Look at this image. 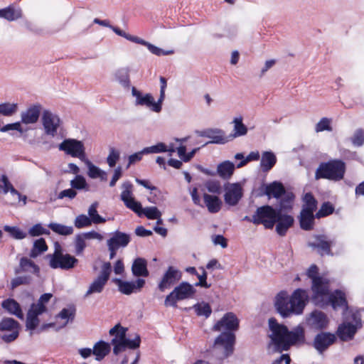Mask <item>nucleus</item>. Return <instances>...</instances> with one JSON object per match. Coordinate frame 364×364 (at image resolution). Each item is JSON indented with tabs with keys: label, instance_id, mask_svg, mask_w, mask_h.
Here are the masks:
<instances>
[{
	"label": "nucleus",
	"instance_id": "1",
	"mask_svg": "<svg viewBox=\"0 0 364 364\" xmlns=\"http://www.w3.org/2000/svg\"><path fill=\"white\" fill-rule=\"evenodd\" d=\"M269 328L271 333L269 334L270 341L268 348L272 346L274 352L287 351L291 346L305 341L304 330L301 327L289 331L285 325L279 323L276 318H270Z\"/></svg>",
	"mask_w": 364,
	"mask_h": 364
},
{
	"label": "nucleus",
	"instance_id": "2",
	"mask_svg": "<svg viewBox=\"0 0 364 364\" xmlns=\"http://www.w3.org/2000/svg\"><path fill=\"white\" fill-rule=\"evenodd\" d=\"M239 328V320L235 314L226 313L213 326V330L226 332L221 333L215 340L214 347L223 348V358H226L233 353L236 336L234 331Z\"/></svg>",
	"mask_w": 364,
	"mask_h": 364
},
{
	"label": "nucleus",
	"instance_id": "3",
	"mask_svg": "<svg viewBox=\"0 0 364 364\" xmlns=\"http://www.w3.org/2000/svg\"><path fill=\"white\" fill-rule=\"evenodd\" d=\"M308 299L306 291L302 289L294 290L291 296L286 291H281L275 297L274 306L282 317L287 318L301 314Z\"/></svg>",
	"mask_w": 364,
	"mask_h": 364
},
{
	"label": "nucleus",
	"instance_id": "4",
	"mask_svg": "<svg viewBox=\"0 0 364 364\" xmlns=\"http://www.w3.org/2000/svg\"><path fill=\"white\" fill-rule=\"evenodd\" d=\"M127 328L123 327L119 323L112 328L109 333L114 337L111 341L113 345V353L116 355L127 348L136 349L140 346L141 338L139 335H136L134 339L131 340L127 338Z\"/></svg>",
	"mask_w": 364,
	"mask_h": 364
},
{
	"label": "nucleus",
	"instance_id": "5",
	"mask_svg": "<svg viewBox=\"0 0 364 364\" xmlns=\"http://www.w3.org/2000/svg\"><path fill=\"white\" fill-rule=\"evenodd\" d=\"M346 164L341 159H333L322 162L315 172V179L321 178L331 181H340L346 173Z\"/></svg>",
	"mask_w": 364,
	"mask_h": 364
},
{
	"label": "nucleus",
	"instance_id": "6",
	"mask_svg": "<svg viewBox=\"0 0 364 364\" xmlns=\"http://www.w3.org/2000/svg\"><path fill=\"white\" fill-rule=\"evenodd\" d=\"M53 297L51 293L42 294L36 303H33L26 315V327L27 329L35 330L39 325L38 316L48 311L47 304Z\"/></svg>",
	"mask_w": 364,
	"mask_h": 364
},
{
	"label": "nucleus",
	"instance_id": "7",
	"mask_svg": "<svg viewBox=\"0 0 364 364\" xmlns=\"http://www.w3.org/2000/svg\"><path fill=\"white\" fill-rule=\"evenodd\" d=\"M47 257L49 258V266L52 269L69 270L75 267L79 262L75 257L64 254L58 243H56L53 253L48 255Z\"/></svg>",
	"mask_w": 364,
	"mask_h": 364
},
{
	"label": "nucleus",
	"instance_id": "8",
	"mask_svg": "<svg viewBox=\"0 0 364 364\" xmlns=\"http://www.w3.org/2000/svg\"><path fill=\"white\" fill-rule=\"evenodd\" d=\"M196 293L194 287L187 282H183L176 286L165 299L164 305L166 307H177V301L192 298Z\"/></svg>",
	"mask_w": 364,
	"mask_h": 364
},
{
	"label": "nucleus",
	"instance_id": "9",
	"mask_svg": "<svg viewBox=\"0 0 364 364\" xmlns=\"http://www.w3.org/2000/svg\"><path fill=\"white\" fill-rule=\"evenodd\" d=\"M277 213V210L271 205L259 207L253 215L254 224L262 225L266 229H272L276 224Z\"/></svg>",
	"mask_w": 364,
	"mask_h": 364
},
{
	"label": "nucleus",
	"instance_id": "10",
	"mask_svg": "<svg viewBox=\"0 0 364 364\" xmlns=\"http://www.w3.org/2000/svg\"><path fill=\"white\" fill-rule=\"evenodd\" d=\"M60 151L81 161L86 160L85 148L82 141L75 139H65L58 146Z\"/></svg>",
	"mask_w": 364,
	"mask_h": 364
},
{
	"label": "nucleus",
	"instance_id": "11",
	"mask_svg": "<svg viewBox=\"0 0 364 364\" xmlns=\"http://www.w3.org/2000/svg\"><path fill=\"white\" fill-rule=\"evenodd\" d=\"M313 292L311 300L318 306L323 307L325 299L330 293V282L326 278L316 279L311 284Z\"/></svg>",
	"mask_w": 364,
	"mask_h": 364
},
{
	"label": "nucleus",
	"instance_id": "12",
	"mask_svg": "<svg viewBox=\"0 0 364 364\" xmlns=\"http://www.w3.org/2000/svg\"><path fill=\"white\" fill-rule=\"evenodd\" d=\"M182 278V272L174 266H168L164 272L157 285L158 289L164 292L171 289L173 285L178 283Z\"/></svg>",
	"mask_w": 364,
	"mask_h": 364
},
{
	"label": "nucleus",
	"instance_id": "13",
	"mask_svg": "<svg viewBox=\"0 0 364 364\" xmlns=\"http://www.w3.org/2000/svg\"><path fill=\"white\" fill-rule=\"evenodd\" d=\"M111 272L112 266L110 262H105L102 266V270L100 274L92 282L85 296H87L94 293H101L109 279Z\"/></svg>",
	"mask_w": 364,
	"mask_h": 364
},
{
	"label": "nucleus",
	"instance_id": "14",
	"mask_svg": "<svg viewBox=\"0 0 364 364\" xmlns=\"http://www.w3.org/2000/svg\"><path fill=\"white\" fill-rule=\"evenodd\" d=\"M20 324L12 318L5 317L0 321V331H9V334H4L1 338L6 343H11L19 336Z\"/></svg>",
	"mask_w": 364,
	"mask_h": 364
},
{
	"label": "nucleus",
	"instance_id": "15",
	"mask_svg": "<svg viewBox=\"0 0 364 364\" xmlns=\"http://www.w3.org/2000/svg\"><path fill=\"white\" fill-rule=\"evenodd\" d=\"M314 241L309 242L308 245L316 250L321 256H333V253L331 247L334 245V241L330 240L326 235H315L313 237Z\"/></svg>",
	"mask_w": 364,
	"mask_h": 364
},
{
	"label": "nucleus",
	"instance_id": "16",
	"mask_svg": "<svg viewBox=\"0 0 364 364\" xmlns=\"http://www.w3.org/2000/svg\"><path fill=\"white\" fill-rule=\"evenodd\" d=\"M122 191L121 193V200L124 202L127 208L132 210L134 213L141 215L142 210L141 205L139 202L136 201L132 197L133 185L130 181H125L122 183Z\"/></svg>",
	"mask_w": 364,
	"mask_h": 364
},
{
	"label": "nucleus",
	"instance_id": "17",
	"mask_svg": "<svg viewBox=\"0 0 364 364\" xmlns=\"http://www.w3.org/2000/svg\"><path fill=\"white\" fill-rule=\"evenodd\" d=\"M132 95L136 98V105L146 106L155 112H161V104L163 102H160L159 99L156 102L153 96L150 93H147L143 95L142 93L136 90L135 87L132 88Z\"/></svg>",
	"mask_w": 364,
	"mask_h": 364
},
{
	"label": "nucleus",
	"instance_id": "18",
	"mask_svg": "<svg viewBox=\"0 0 364 364\" xmlns=\"http://www.w3.org/2000/svg\"><path fill=\"white\" fill-rule=\"evenodd\" d=\"M328 305H331L335 310L338 308H348V301L346 294L339 289H336L333 292L329 293L325 299L323 307Z\"/></svg>",
	"mask_w": 364,
	"mask_h": 364
},
{
	"label": "nucleus",
	"instance_id": "19",
	"mask_svg": "<svg viewBox=\"0 0 364 364\" xmlns=\"http://www.w3.org/2000/svg\"><path fill=\"white\" fill-rule=\"evenodd\" d=\"M60 119L50 111L45 110L43 113L42 122L47 134L54 136L57 134L60 125Z\"/></svg>",
	"mask_w": 364,
	"mask_h": 364
},
{
	"label": "nucleus",
	"instance_id": "20",
	"mask_svg": "<svg viewBox=\"0 0 364 364\" xmlns=\"http://www.w3.org/2000/svg\"><path fill=\"white\" fill-rule=\"evenodd\" d=\"M114 282L117 284L119 291L126 295H129L136 290L139 291L145 285V280L141 278L137 279L135 282H125L120 279H114Z\"/></svg>",
	"mask_w": 364,
	"mask_h": 364
},
{
	"label": "nucleus",
	"instance_id": "21",
	"mask_svg": "<svg viewBox=\"0 0 364 364\" xmlns=\"http://www.w3.org/2000/svg\"><path fill=\"white\" fill-rule=\"evenodd\" d=\"M336 339L334 334L322 332L315 336L314 346L318 352L323 353L336 341Z\"/></svg>",
	"mask_w": 364,
	"mask_h": 364
},
{
	"label": "nucleus",
	"instance_id": "22",
	"mask_svg": "<svg viewBox=\"0 0 364 364\" xmlns=\"http://www.w3.org/2000/svg\"><path fill=\"white\" fill-rule=\"evenodd\" d=\"M276 231L280 236H284L294 223V218L290 215L283 214L280 211H277L276 218Z\"/></svg>",
	"mask_w": 364,
	"mask_h": 364
},
{
	"label": "nucleus",
	"instance_id": "23",
	"mask_svg": "<svg viewBox=\"0 0 364 364\" xmlns=\"http://www.w3.org/2000/svg\"><path fill=\"white\" fill-rule=\"evenodd\" d=\"M14 272L16 274L22 272H28L38 276L40 274V267L31 259L23 257L20 259L19 265L15 268Z\"/></svg>",
	"mask_w": 364,
	"mask_h": 364
},
{
	"label": "nucleus",
	"instance_id": "24",
	"mask_svg": "<svg viewBox=\"0 0 364 364\" xmlns=\"http://www.w3.org/2000/svg\"><path fill=\"white\" fill-rule=\"evenodd\" d=\"M242 188L239 183H233L225 193L224 199L227 204L235 205L242 197Z\"/></svg>",
	"mask_w": 364,
	"mask_h": 364
},
{
	"label": "nucleus",
	"instance_id": "25",
	"mask_svg": "<svg viewBox=\"0 0 364 364\" xmlns=\"http://www.w3.org/2000/svg\"><path fill=\"white\" fill-rule=\"evenodd\" d=\"M309 323L314 328L323 330L328 326L329 321L325 313L315 310L311 314Z\"/></svg>",
	"mask_w": 364,
	"mask_h": 364
},
{
	"label": "nucleus",
	"instance_id": "26",
	"mask_svg": "<svg viewBox=\"0 0 364 364\" xmlns=\"http://www.w3.org/2000/svg\"><path fill=\"white\" fill-rule=\"evenodd\" d=\"M131 240L130 235L117 230L112 236L107 240V246L119 249L127 246Z\"/></svg>",
	"mask_w": 364,
	"mask_h": 364
},
{
	"label": "nucleus",
	"instance_id": "27",
	"mask_svg": "<svg viewBox=\"0 0 364 364\" xmlns=\"http://www.w3.org/2000/svg\"><path fill=\"white\" fill-rule=\"evenodd\" d=\"M285 192L286 189L282 183L274 181L265 186L264 193L269 198H274L278 199L282 198L285 194Z\"/></svg>",
	"mask_w": 364,
	"mask_h": 364
},
{
	"label": "nucleus",
	"instance_id": "28",
	"mask_svg": "<svg viewBox=\"0 0 364 364\" xmlns=\"http://www.w3.org/2000/svg\"><path fill=\"white\" fill-rule=\"evenodd\" d=\"M41 109L40 105H33L21 113V122L26 124L36 123L38 120Z\"/></svg>",
	"mask_w": 364,
	"mask_h": 364
},
{
	"label": "nucleus",
	"instance_id": "29",
	"mask_svg": "<svg viewBox=\"0 0 364 364\" xmlns=\"http://www.w3.org/2000/svg\"><path fill=\"white\" fill-rule=\"evenodd\" d=\"M358 328L350 322L341 324L337 330V335L341 341H347L351 340L355 334Z\"/></svg>",
	"mask_w": 364,
	"mask_h": 364
},
{
	"label": "nucleus",
	"instance_id": "30",
	"mask_svg": "<svg viewBox=\"0 0 364 364\" xmlns=\"http://www.w3.org/2000/svg\"><path fill=\"white\" fill-rule=\"evenodd\" d=\"M316 216L313 212L301 210L299 216L300 228L304 230H311L314 227Z\"/></svg>",
	"mask_w": 364,
	"mask_h": 364
},
{
	"label": "nucleus",
	"instance_id": "31",
	"mask_svg": "<svg viewBox=\"0 0 364 364\" xmlns=\"http://www.w3.org/2000/svg\"><path fill=\"white\" fill-rule=\"evenodd\" d=\"M132 272L135 277H147L149 272L147 269L146 260L141 257L135 259L132 266Z\"/></svg>",
	"mask_w": 364,
	"mask_h": 364
},
{
	"label": "nucleus",
	"instance_id": "32",
	"mask_svg": "<svg viewBox=\"0 0 364 364\" xmlns=\"http://www.w3.org/2000/svg\"><path fill=\"white\" fill-rule=\"evenodd\" d=\"M2 307L9 314L15 315L20 319L23 318V314L20 304L14 299H7L3 301Z\"/></svg>",
	"mask_w": 364,
	"mask_h": 364
},
{
	"label": "nucleus",
	"instance_id": "33",
	"mask_svg": "<svg viewBox=\"0 0 364 364\" xmlns=\"http://www.w3.org/2000/svg\"><path fill=\"white\" fill-rule=\"evenodd\" d=\"M111 350L110 345L103 341L97 342L92 349V354L95 356V359L98 361L103 360Z\"/></svg>",
	"mask_w": 364,
	"mask_h": 364
},
{
	"label": "nucleus",
	"instance_id": "34",
	"mask_svg": "<svg viewBox=\"0 0 364 364\" xmlns=\"http://www.w3.org/2000/svg\"><path fill=\"white\" fill-rule=\"evenodd\" d=\"M203 200L210 213H216L220 210L222 201L218 196L204 193Z\"/></svg>",
	"mask_w": 364,
	"mask_h": 364
},
{
	"label": "nucleus",
	"instance_id": "35",
	"mask_svg": "<svg viewBox=\"0 0 364 364\" xmlns=\"http://www.w3.org/2000/svg\"><path fill=\"white\" fill-rule=\"evenodd\" d=\"M235 165L230 161H225L218 165L217 172L220 177L224 180H228L233 175Z\"/></svg>",
	"mask_w": 364,
	"mask_h": 364
},
{
	"label": "nucleus",
	"instance_id": "36",
	"mask_svg": "<svg viewBox=\"0 0 364 364\" xmlns=\"http://www.w3.org/2000/svg\"><path fill=\"white\" fill-rule=\"evenodd\" d=\"M277 163V157L272 151H264L262 154L260 166L263 172L269 171Z\"/></svg>",
	"mask_w": 364,
	"mask_h": 364
},
{
	"label": "nucleus",
	"instance_id": "37",
	"mask_svg": "<svg viewBox=\"0 0 364 364\" xmlns=\"http://www.w3.org/2000/svg\"><path fill=\"white\" fill-rule=\"evenodd\" d=\"M203 135L210 139V141L206 142V144L209 143L223 144L228 141L223 131L220 129H210Z\"/></svg>",
	"mask_w": 364,
	"mask_h": 364
},
{
	"label": "nucleus",
	"instance_id": "38",
	"mask_svg": "<svg viewBox=\"0 0 364 364\" xmlns=\"http://www.w3.org/2000/svg\"><path fill=\"white\" fill-rule=\"evenodd\" d=\"M48 247L46 242L45 239L42 237L39 238L34 241L33 245L29 253V256L31 258H36L38 255L46 252L48 250Z\"/></svg>",
	"mask_w": 364,
	"mask_h": 364
},
{
	"label": "nucleus",
	"instance_id": "39",
	"mask_svg": "<svg viewBox=\"0 0 364 364\" xmlns=\"http://www.w3.org/2000/svg\"><path fill=\"white\" fill-rule=\"evenodd\" d=\"M303 202L304 204L301 210L313 213L316 210L318 201L311 192L306 193L304 195Z\"/></svg>",
	"mask_w": 364,
	"mask_h": 364
},
{
	"label": "nucleus",
	"instance_id": "40",
	"mask_svg": "<svg viewBox=\"0 0 364 364\" xmlns=\"http://www.w3.org/2000/svg\"><path fill=\"white\" fill-rule=\"evenodd\" d=\"M21 17V10H16L12 6L0 9V18H4L9 21L17 20Z\"/></svg>",
	"mask_w": 364,
	"mask_h": 364
},
{
	"label": "nucleus",
	"instance_id": "41",
	"mask_svg": "<svg viewBox=\"0 0 364 364\" xmlns=\"http://www.w3.org/2000/svg\"><path fill=\"white\" fill-rule=\"evenodd\" d=\"M282 196L283 197L281 198L279 202V208L276 209L277 211H280V213L291 210L293 207V202L295 198L294 193L291 192H285V194Z\"/></svg>",
	"mask_w": 364,
	"mask_h": 364
},
{
	"label": "nucleus",
	"instance_id": "42",
	"mask_svg": "<svg viewBox=\"0 0 364 364\" xmlns=\"http://www.w3.org/2000/svg\"><path fill=\"white\" fill-rule=\"evenodd\" d=\"M88 164V176L91 178H100L102 181L107 180V173L97 166L93 165L87 158L85 161Z\"/></svg>",
	"mask_w": 364,
	"mask_h": 364
},
{
	"label": "nucleus",
	"instance_id": "43",
	"mask_svg": "<svg viewBox=\"0 0 364 364\" xmlns=\"http://www.w3.org/2000/svg\"><path fill=\"white\" fill-rule=\"evenodd\" d=\"M2 192L4 193H7L8 192H10L11 194L15 198L14 203H19L21 201L23 202V204L25 205L26 203V196L21 195L16 189L14 188L13 185L9 181V183L4 186V188L3 189Z\"/></svg>",
	"mask_w": 364,
	"mask_h": 364
},
{
	"label": "nucleus",
	"instance_id": "44",
	"mask_svg": "<svg viewBox=\"0 0 364 364\" xmlns=\"http://www.w3.org/2000/svg\"><path fill=\"white\" fill-rule=\"evenodd\" d=\"M2 192L4 193H7L8 192H10L11 194L15 198L14 203H19L21 201L23 202V204L25 205L26 203V196L21 195L16 189L14 188L13 185L9 181V183L4 186V188L3 189Z\"/></svg>",
	"mask_w": 364,
	"mask_h": 364
},
{
	"label": "nucleus",
	"instance_id": "45",
	"mask_svg": "<svg viewBox=\"0 0 364 364\" xmlns=\"http://www.w3.org/2000/svg\"><path fill=\"white\" fill-rule=\"evenodd\" d=\"M117 80L125 88H129L130 79L129 70L127 68H122L118 70L115 73Z\"/></svg>",
	"mask_w": 364,
	"mask_h": 364
},
{
	"label": "nucleus",
	"instance_id": "46",
	"mask_svg": "<svg viewBox=\"0 0 364 364\" xmlns=\"http://www.w3.org/2000/svg\"><path fill=\"white\" fill-rule=\"evenodd\" d=\"M48 226L53 232L60 235H70L73 232V228L71 226H66L62 224L54 223H50Z\"/></svg>",
	"mask_w": 364,
	"mask_h": 364
},
{
	"label": "nucleus",
	"instance_id": "47",
	"mask_svg": "<svg viewBox=\"0 0 364 364\" xmlns=\"http://www.w3.org/2000/svg\"><path fill=\"white\" fill-rule=\"evenodd\" d=\"M98 206V203H93L89 208L88 215L90 219L92 220V223L95 224H100L104 223L106 220L102 216H100L97 210Z\"/></svg>",
	"mask_w": 364,
	"mask_h": 364
},
{
	"label": "nucleus",
	"instance_id": "48",
	"mask_svg": "<svg viewBox=\"0 0 364 364\" xmlns=\"http://www.w3.org/2000/svg\"><path fill=\"white\" fill-rule=\"evenodd\" d=\"M335 210L333 204L328 201L324 202L320 209L316 213L315 216L319 219L331 215Z\"/></svg>",
	"mask_w": 364,
	"mask_h": 364
},
{
	"label": "nucleus",
	"instance_id": "49",
	"mask_svg": "<svg viewBox=\"0 0 364 364\" xmlns=\"http://www.w3.org/2000/svg\"><path fill=\"white\" fill-rule=\"evenodd\" d=\"M234 125V134L233 136H244L247 132V127L242 123V117H237L235 118L233 120Z\"/></svg>",
	"mask_w": 364,
	"mask_h": 364
},
{
	"label": "nucleus",
	"instance_id": "50",
	"mask_svg": "<svg viewBox=\"0 0 364 364\" xmlns=\"http://www.w3.org/2000/svg\"><path fill=\"white\" fill-rule=\"evenodd\" d=\"M193 308L198 316H203L205 318H208L212 313V309L208 303L196 304L193 306Z\"/></svg>",
	"mask_w": 364,
	"mask_h": 364
},
{
	"label": "nucleus",
	"instance_id": "51",
	"mask_svg": "<svg viewBox=\"0 0 364 364\" xmlns=\"http://www.w3.org/2000/svg\"><path fill=\"white\" fill-rule=\"evenodd\" d=\"M18 105L16 103H2L0 104V114L4 116H11L16 112Z\"/></svg>",
	"mask_w": 364,
	"mask_h": 364
},
{
	"label": "nucleus",
	"instance_id": "52",
	"mask_svg": "<svg viewBox=\"0 0 364 364\" xmlns=\"http://www.w3.org/2000/svg\"><path fill=\"white\" fill-rule=\"evenodd\" d=\"M4 231L9 233V235L16 240H22L26 237V233L22 231L18 227H11L9 225H5L4 227Z\"/></svg>",
	"mask_w": 364,
	"mask_h": 364
},
{
	"label": "nucleus",
	"instance_id": "53",
	"mask_svg": "<svg viewBox=\"0 0 364 364\" xmlns=\"http://www.w3.org/2000/svg\"><path fill=\"white\" fill-rule=\"evenodd\" d=\"M86 238L82 235H77L75 239V253L76 255H82L87 245L85 242Z\"/></svg>",
	"mask_w": 364,
	"mask_h": 364
},
{
	"label": "nucleus",
	"instance_id": "54",
	"mask_svg": "<svg viewBox=\"0 0 364 364\" xmlns=\"http://www.w3.org/2000/svg\"><path fill=\"white\" fill-rule=\"evenodd\" d=\"M143 213L149 220L159 219L161 216V212L155 207H148L144 209L142 208L141 214Z\"/></svg>",
	"mask_w": 364,
	"mask_h": 364
},
{
	"label": "nucleus",
	"instance_id": "55",
	"mask_svg": "<svg viewBox=\"0 0 364 364\" xmlns=\"http://www.w3.org/2000/svg\"><path fill=\"white\" fill-rule=\"evenodd\" d=\"M31 277L29 275L16 277L11 280V288L14 289L20 285H28L31 283Z\"/></svg>",
	"mask_w": 364,
	"mask_h": 364
},
{
	"label": "nucleus",
	"instance_id": "56",
	"mask_svg": "<svg viewBox=\"0 0 364 364\" xmlns=\"http://www.w3.org/2000/svg\"><path fill=\"white\" fill-rule=\"evenodd\" d=\"M28 234L32 237H37L42 235H50V231L43 228L41 223H37L28 230Z\"/></svg>",
	"mask_w": 364,
	"mask_h": 364
},
{
	"label": "nucleus",
	"instance_id": "57",
	"mask_svg": "<svg viewBox=\"0 0 364 364\" xmlns=\"http://www.w3.org/2000/svg\"><path fill=\"white\" fill-rule=\"evenodd\" d=\"M315 131L316 132H321L323 131H332V127L331 126V119L323 117L315 127Z\"/></svg>",
	"mask_w": 364,
	"mask_h": 364
},
{
	"label": "nucleus",
	"instance_id": "58",
	"mask_svg": "<svg viewBox=\"0 0 364 364\" xmlns=\"http://www.w3.org/2000/svg\"><path fill=\"white\" fill-rule=\"evenodd\" d=\"M92 220L85 215H80L75 220V226L77 228H82L91 225Z\"/></svg>",
	"mask_w": 364,
	"mask_h": 364
},
{
	"label": "nucleus",
	"instance_id": "59",
	"mask_svg": "<svg viewBox=\"0 0 364 364\" xmlns=\"http://www.w3.org/2000/svg\"><path fill=\"white\" fill-rule=\"evenodd\" d=\"M166 151H167V146L162 142H159L156 145L144 149V152H145L146 154L152 153H161Z\"/></svg>",
	"mask_w": 364,
	"mask_h": 364
},
{
	"label": "nucleus",
	"instance_id": "60",
	"mask_svg": "<svg viewBox=\"0 0 364 364\" xmlns=\"http://www.w3.org/2000/svg\"><path fill=\"white\" fill-rule=\"evenodd\" d=\"M353 144L355 146H360L364 144V130L358 129L351 138Z\"/></svg>",
	"mask_w": 364,
	"mask_h": 364
},
{
	"label": "nucleus",
	"instance_id": "61",
	"mask_svg": "<svg viewBox=\"0 0 364 364\" xmlns=\"http://www.w3.org/2000/svg\"><path fill=\"white\" fill-rule=\"evenodd\" d=\"M71 186L75 189H83L87 186V182L85 178L80 175H77L75 178L71 181Z\"/></svg>",
	"mask_w": 364,
	"mask_h": 364
},
{
	"label": "nucleus",
	"instance_id": "62",
	"mask_svg": "<svg viewBox=\"0 0 364 364\" xmlns=\"http://www.w3.org/2000/svg\"><path fill=\"white\" fill-rule=\"evenodd\" d=\"M200 270H202V274H198L197 277L198 278V282L196 284V286L197 287H202L205 288H210V284L207 283V272L204 267H200L199 268Z\"/></svg>",
	"mask_w": 364,
	"mask_h": 364
},
{
	"label": "nucleus",
	"instance_id": "63",
	"mask_svg": "<svg viewBox=\"0 0 364 364\" xmlns=\"http://www.w3.org/2000/svg\"><path fill=\"white\" fill-rule=\"evenodd\" d=\"M119 152L117 150L114 149V148H112L110 149L109 154L107 159L108 165L110 167H114L116 165L117 161L119 160Z\"/></svg>",
	"mask_w": 364,
	"mask_h": 364
},
{
	"label": "nucleus",
	"instance_id": "64",
	"mask_svg": "<svg viewBox=\"0 0 364 364\" xmlns=\"http://www.w3.org/2000/svg\"><path fill=\"white\" fill-rule=\"evenodd\" d=\"M75 314V309H63L58 315V317L62 319H67L68 321L70 319L73 321L74 319Z\"/></svg>",
	"mask_w": 364,
	"mask_h": 364
}]
</instances>
